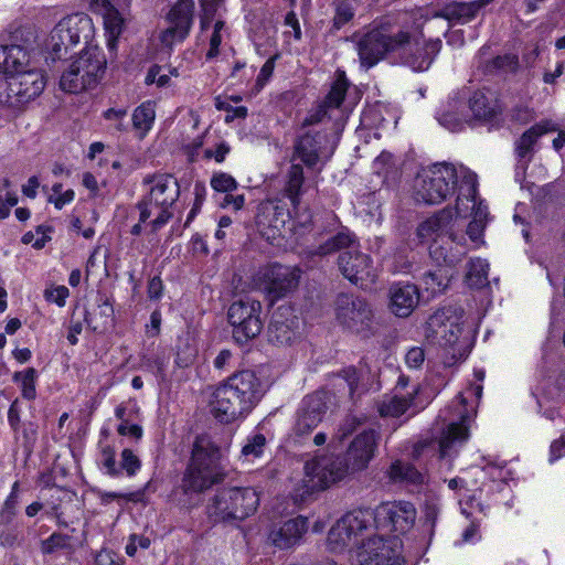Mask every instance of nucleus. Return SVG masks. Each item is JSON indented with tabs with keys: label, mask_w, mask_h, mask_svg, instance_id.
I'll use <instances>...</instances> for the list:
<instances>
[{
	"label": "nucleus",
	"mask_w": 565,
	"mask_h": 565,
	"mask_svg": "<svg viewBox=\"0 0 565 565\" xmlns=\"http://www.w3.org/2000/svg\"><path fill=\"white\" fill-rule=\"evenodd\" d=\"M215 107L227 113L225 116L226 122H231L235 118L244 119L247 115V109L244 106L231 104L228 98H222V96L215 98Z\"/></svg>",
	"instance_id": "603ef678"
},
{
	"label": "nucleus",
	"mask_w": 565,
	"mask_h": 565,
	"mask_svg": "<svg viewBox=\"0 0 565 565\" xmlns=\"http://www.w3.org/2000/svg\"><path fill=\"white\" fill-rule=\"evenodd\" d=\"M275 56L269 57L265 64L262 66L260 72L256 78L255 88L256 92H259L271 77L274 68H275Z\"/></svg>",
	"instance_id": "052dcab7"
},
{
	"label": "nucleus",
	"mask_w": 565,
	"mask_h": 565,
	"mask_svg": "<svg viewBox=\"0 0 565 565\" xmlns=\"http://www.w3.org/2000/svg\"><path fill=\"white\" fill-rule=\"evenodd\" d=\"M43 74L38 70H22L8 77L7 96L11 104H24L38 97L44 89Z\"/></svg>",
	"instance_id": "f3484780"
},
{
	"label": "nucleus",
	"mask_w": 565,
	"mask_h": 565,
	"mask_svg": "<svg viewBox=\"0 0 565 565\" xmlns=\"http://www.w3.org/2000/svg\"><path fill=\"white\" fill-rule=\"evenodd\" d=\"M417 388L406 394L395 393L392 396H384L377 404V411L382 417H399L405 414L413 403Z\"/></svg>",
	"instance_id": "72a5a7b5"
},
{
	"label": "nucleus",
	"mask_w": 565,
	"mask_h": 565,
	"mask_svg": "<svg viewBox=\"0 0 565 565\" xmlns=\"http://www.w3.org/2000/svg\"><path fill=\"white\" fill-rule=\"evenodd\" d=\"M120 466L131 477L140 469L141 462L131 449L126 448L121 451Z\"/></svg>",
	"instance_id": "4d7b16f0"
},
{
	"label": "nucleus",
	"mask_w": 565,
	"mask_h": 565,
	"mask_svg": "<svg viewBox=\"0 0 565 565\" xmlns=\"http://www.w3.org/2000/svg\"><path fill=\"white\" fill-rule=\"evenodd\" d=\"M492 1L493 0H473L470 2H451L441 9L440 17L451 23L465 24L473 20L479 11Z\"/></svg>",
	"instance_id": "bb28decb"
},
{
	"label": "nucleus",
	"mask_w": 565,
	"mask_h": 565,
	"mask_svg": "<svg viewBox=\"0 0 565 565\" xmlns=\"http://www.w3.org/2000/svg\"><path fill=\"white\" fill-rule=\"evenodd\" d=\"M423 282L427 291L433 295L439 294L444 291L449 284V273L447 269L439 267L424 274Z\"/></svg>",
	"instance_id": "79ce46f5"
},
{
	"label": "nucleus",
	"mask_w": 565,
	"mask_h": 565,
	"mask_svg": "<svg viewBox=\"0 0 565 565\" xmlns=\"http://www.w3.org/2000/svg\"><path fill=\"white\" fill-rule=\"evenodd\" d=\"M461 173V184L454 211L459 228L462 227L461 221L469 215H472V220L487 223L488 206L477 200V174L467 168H462Z\"/></svg>",
	"instance_id": "4468645a"
},
{
	"label": "nucleus",
	"mask_w": 565,
	"mask_h": 565,
	"mask_svg": "<svg viewBox=\"0 0 565 565\" xmlns=\"http://www.w3.org/2000/svg\"><path fill=\"white\" fill-rule=\"evenodd\" d=\"M228 395H234V393L231 390H221L217 387L214 393V399L211 403V412L221 423H228L233 420L237 415H242L247 408L246 404H234L233 401L228 399Z\"/></svg>",
	"instance_id": "c85d7f7f"
},
{
	"label": "nucleus",
	"mask_w": 565,
	"mask_h": 565,
	"mask_svg": "<svg viewBox=\"0 0 565 565\" xmlns=\"http://www.w3.org/2000/svg\"><path fill=\"white\" fill-rule=\"evenodd\" d=\"M318 148L319 141L317 140V137L307 134L299 138L296 146V152L305 164L312 167L319 159Z\"/></svg>",
	"instance_id": "4c0bfd02"
},
{
	"label": "nucleus",
	"mask_w": 565,
	"mask_h": 565,
	"mask_svg": "<svg viewBox=\"0 0 565 565\" xmlns=\"http://www.w3.org/2000/svg\"><path fill=\"white\" fill-rule=\"evenodd\" d=\"M440 49L441 40L439 39L420 41L405 32V38L396 52L405 65L415 72H424L430 67Z\"/></svg>",
	"instance_id": "dca6fc26"
},
{
	"label": "nucleus",
	"mask_w": 565,
	"mask_h": 565,
	"mask_svg": "<svg viewBox=\"0 0 565 565\" xmlns=\"http://www.w3.org/2000/svg\"><path fill=\"white\" fill-rule=\"evenodd\" d=\"M303 183V171L301 166L292 164L288 173L287 194L294 207L299 204V196Z\"/></svg>",
	"instance_id": "a18cd8bd"
},
{
	"label": "nucleus",
	"mask_w": 565,
	"mask_h": 565,
	"mask_svg": "<svg viewBox=\"0 0 565 565\" xmlns=\"http://www.w3.org/2000/svg\"><path fill=\"white\" fill-rule=\"evenodd\" d=\"M18 488H19V483L14 482L12 486L11 493L6 499V501L1 508L0 524H3V525L10 524L17 514Z\"/></svg>",
	"instance_id": "8fccbe9b"
},
{
	"label": "nucleus",
	"mask_w": 565,
	"mask_h": 565,
	"mask_svg": "<svg viewBox=\"0 0 565 565\" xmlns=\"http://www.w3.org/2000/svg\"><path fill=\"white\" fill-rule=\"evenodd\" d=\"M361 425L360 419L356 416H348L339 426L334 434V438L342 443L351 434H353Z\"/></svg>",
	"instance_id": "6e6d98bb"
},
{
	"label": "nucleus",
	"mask_w": 565,
	"mask_h": 565,
	"mask_svg": "<svg viewBox=\"0 0 565 565\" xmlns=\"http://www.w3.org/2000/svg\"><path fill=\"white\" fill-rule=\"evenodd\" d=\"M388 477L393 481H406L411 483H422L424 481V476L415 467L401 460H396L391 465Z\"/></svg>",
	"instance_id": "58836bf2"
},
{
	"label": "nucleus",
	"mask_w": 565,
	"mask_h": 565,
	"mask_svg": "<svg viewBox=\"0 0 565 565\" xmlns=\"http://www.w3.org/2000/svg\"><path fill=\"white\" fill-rule=\"evenodd\" d=\"M70 536L61 533H53L41 543V551L43 554H52L56 550L67 548L70 546Z\"/></svg>",
	"instance_id": "864d4df0"
},
{
	"label": "nucleus",
	"mask_w": 565,
	"mask_h": 565,
	"mask_svg": "<svg viewBox=\"0 0 565 565\" xmlns=\"http://www.w3.org/2000/svg\"><path fill=\"white\" fill-rule=\"evenodd\" d=\"M419 302L418 288L413 284H394L390 289V309L397 317H408Z\"/></svg>",
	"instance_id": "a878e982"
},
{
	"label": "nucleus",
	"mask_w": 565,
	"mask_h": 565,
	"mask_svg": "<svg viewBox=\"0 0 565 565\" xmlns=\"http://www.w3.org/2000/svg\"><path fill=\"white\" fill-rule=\"evenodd\" d=\"M556 125L551 121L546 120L540 124H536L532 126L530 129H527L518 140L515 152L518 156V159H531L530 154L532 152V148L537 141V139L543 136L544 134H547L550 131H555Z\"/></svg>",
	"instance_id": "473e14b6"
},
{
	"label": "nucleus",
	"mask_w": 565,
	"mask_h": 565,
	"mask_svg": "<svg viewBox=\"0 0 565 565\" xmlns=\"http://www.w3.org/2000/svg\"><path fill=\"white\" fill-rule=\"evenodd\" d=\"M126 115H127L126 108H120V109L109 108L104 113V118L106 120L115 121V129L117 131L121 132V131L127 130V126L122 121L124 118L126 117Z\"/></svg>",
	"instance_id": "e2e57ef3"
},
{
	"label": "nucleus",
	"mask_w": 565,
	"mask_h": 565,
	"mask_svg": "<svg viewBox=\"0 0 565 565\" xmlns=\"http://www.w3.org/2000/svg\"><path fill=\"white\" fill-rule=\"evenodd\" d=\"M291 223L289 211L276 202L260 203L255 216L258 232L268 241L285 235L286 225Z\"/></svg>",
	"instance_id": "6ab92c4d"
},
{
	"label": "nucleus",
	"mask_w": 565,
	"mask_h": 565,
	"mask_svg": "<svg viewBox=\"0 0 565 565\" xmlns=\"http://www.w3.org/2000/svg\"><path fill=\"white\" fill-rule=\"evenodd\" d=\"M446 162L423 169L416 181V198L426 204H439L461 184V169Z\"/></svg>",
	"instance_id": "39448f33"
},
{
	"label": "nucleus",
	"mask_w": 565,
	"mask_h": 565,
	"mask_svg": "<svg viewBox=\"0 0 565 565\" xmlns=\"http://www.w3.org/2000/svg\"><path fill=\"white\" fill-rule=\"evenodd\" d=\"M337 321L345 329L360 334H367L374 323L371 305L353 295H339L335 301Z\"/></svg>",
	"instance_id": "9b49d317"
},
{
	"label": "nucleus",
	"mask_w": 565,
	"mask_h": 565,
	"mask_svg": "<svg viewBox=\"0 0 565 565\" xmlns=\"http://www.w3.org/2000/svg\"><path fill=\"white\" fill-rule=\"evenodd\" d=\"M372 526L384 534H404L416 520V509L407 501L383 502L371 510Z\"/></svg>",
	"instance_id": "9d476101"
},
{
	"label": "nucleus",
	"mask_w": 565,
	"mask_h": 565,
	"mask_svg": "<svg viewBox=\"0 0 565 565\" xmlns=\"http://www.w3.org/2000/svg\"><path fill=\"white\" fill-rule=\"evenodd\" d=\"M489 264L486 259L473 258L467 265L465 281L470 288H482L488 285Z\"/></svg>",
	"instance_id": "c9c22d12"
},
{
	"label": "nucleus",
	"mask_w": 565,
	"mask_h": 565,
	"mask_svg": "<svg viewBox=\"0 0 565 565\" xmlns=\"http://www.w3.org/2000/svg\"><path fill=\"white\" fill-rule=\"evenodd\" d=\"M203 17L201 18L202 28H206L207 23L213 19L217 10L224 4V0H200Z\"/></svg>",
	"instance_id": "13d9d810"
},
{
	"label": "nucleus",
	"mask_w": 565,
	"mask_h": 565,
	"mask_svg": "<svg viewBox=\"0 0 565 565\" xmlns=\"http://www.w3.org/2000/svg\"><path fill=\"white\" fill-rule=\"evenodd\" d=\"M198 349L193 345L189 338L179 339L177 345L175 364L179 367H188L192 365L196 359Z\"/></svg>",
	"instance_id": "de8ad7c7"
},
{
	"label": "nucleus",
	"mask_w": 565,
	"mask_h": 565,
	"mask_svg": "<svg viewBox=\"0 0 565 565\" xmlns=\"http://www.w3.org/2000/svg\"><path fill=\"white\" fill-rule=\"evenodd\" d=\"M38 377L36 370L29 367L24 372H15L13 374V381H21L22 396L29 401H32L36 396L35 380Z\"/></svg>",
	"instance_id": "09e8293b"
},
{
	"label": "nucleus",
	"mask_w": 565,
	"mask_h": 565,
	"mask_svg": "<svg viewBox=\"0 0 565 565\" xmlns=\"http://www.w3.org/2000/svg\"><path fill=\"white\" fill-rule=\"evenodd\" d=\"M28 63L29 54L22 46H0V74L7 75V78L24 70Z\"/></svg>",
	"instance_id": "c756f323"
},
{
	"label": "nucleus",
	"mask_w": 565,
	"mask_h": 565,
	"mask_svg": "<svg viewBox=\"0 0 565 565\" xmlns=\"http://www.w3.org/2000/svg\"><path fill=\"white\" fill-rule=\"evenodd\" d=\"M95 565H122V561L118 554L104 550L96 555Z\"/></svg>",
	"instance_id": "774afa93"
},
{
	"label": "nucleus",
	"mask_w": 565,
	"mask_h": 565,
	"mask_svg": "<svg viewBox=\"0 0 565 565\" xmlns=\"http://www.w3.org/2000/svg\"><path fill=\"white\" fill-rule=\"evenodd\" d=\"M356 562L358 565H402L399 542L384 534L371 536L359 548Z\"/></svg>",
	"instance_id": "ddd939ff"
},
{
	"label": "nucleus",
	"mask_w": 565,
	"mask_h": 565,
	"mask_svg": "<svg viewBox=\"0 0 565 565\" xmlns=\"http://www.w3.org/2000/svg\"><path fill=\"white\" fill-rule=\"evenodd\" d=\"M326 413V405L319 395L307 396L302 401V405L298 411L296 424L294 426V435L301 441L322 420Z\"/></svg>",
	"instance_id": "393cba45"
},
{
	"label": "nucleus",
	"mask_w": 565,
	"mask_h": 565,
	"mask_svg": "<svg viewBox=\"0 0 565 565\" xmlns=\"http://www.w3.org/2000/svg\"><path fill=\"white\" fill-rule=\"evenodd\" d=\"M143 184L150 185L149 192L136 206L140 211V222H147L152 215V207L159 210L157 217L150 222L152 232H157L172 217L170 209L179 199V182L173 175L162 173L146 175Z\"/></svg>",
	"instance_id": "20e7f679"
},
{
	"label": "nucleus",
	"mask_w": 565,
	"mask_h": 565,
	"mask_svg": "<svg viewBox=\"0 0 565 565\" xmlns=\"http://www.w3.org/2000/svg\"><path fill=\"white\" fill-rule=\"evenodd\" d=\"M519 68V57L515 54L508 53L504 55H499L492 58L486 65V72L489 74L494 73H514Z\"/></svg>",
	"instance_id": "c03bdc74"
},
{
	"label": "nucleus",
	"mask_w": 565,
	"mask_h": 565,
	"mask_svg": "<svg viewBox=\"0 0 565 565\" xmlns=\"http://www.w3.org/2000/svg\"><path fill=\"white\" fill-rule=\"evenodd\" d=\"M224 22L216 21L214 24V31L210 39V50L206 53V60H212L218 54V46L222 42L221 30L223 29Z\"/></svg>",
	"instance_id": "680f3d73"
},
{
	"label": "nucleus",
	"mask_w": 565,
	"mask_h": 565,
	"mask_svg": "<svg viewBox=\"0 0 565 565\" xmlns=\"http://www.w3.org/2000/svg\"><path fill=\"white\" fill-rule=\"evenodd\" d=\"M349 83L343 72H339L335 81L333 82L324 103L328 107L338 108L342 104L345 93L348 90Z\"/></svg>",
	"instance_id": "49530a36"
},
{
	"label": "nucleus",
	"mask_w": 565,
	"mask_h": 565,
	"mask_svg": "<svg viewBox=\"0 0 565 565\" xmlns=\"http://www.w3.org/2000/svg\"><path fill=\"white\" fill-rule=\"evenodd\" d=\"M260 309L259 301L249 302V338H253L260 333L263 329V322L259 316H254L253 313Z\"/></svg>",
	"instance_id": "0e129e2a"
},
{
	"label": "nucleus",
	"mask_w": 565,
	"mask_h": 565,
	"mask_svg": "<svg viewBox=\"0 0 565 565\" xmlns=\"http://www.w3.org/2000/svg\"><path fill=\"white\" fill-rule=\"evenodd\" d=\"M351 471L348 461L341 457L323 456L305 465V493L323 490L345 478Z\"/></svg>",
	"instance_id": "1a4fd4ad"
},
{
	"label": "nucleus",
	"mask_w": 565,
	"mask_h": 565,
	"mask_svg": "<svg viewBox=\"0 0 565 565\" xmlns=\"http://www.w3.org/2000/svg\"><path fill=\"white\" fill-rule=\"evenodd\" d=\"M93 32L92 19L85 13H75L63 18L50 34L46 44L49 50L46 62L63 61L81 40L87 44L93 38Z\"/></svg>",
	"instance_id": "423d86ee"
},
{
	"label": "nucleus",
	"mask_w": 565,
	"mask_h": 565,
	"mask_svg": "<svg viewBox=\"0 0 565 565\" xmlns=\"http://www.w3.org/2000/svg\"><path fill=\"white\" fill-rule=\"evenodd\" d=\"M97 3H100L104 25L108 34L107 45L110 50H115L117 40L124 30L125 20L109 0H97Z\"/></svg>",
	"instance_id": "7c9ffc66"
},
{
	"label": "nucleus",
	"mask_w": 565,
	"mask_h": 565,
	"mask_svg": "<svg viewBox=\"0 0 565 565\" xmlns=\"http://www.w3.org/2000/svg\"><path fill=\"white\" fill-rule=\"evenodd\" d=\"M427 328L429 335L439 344L452 347L459 342L462 334V317L451 308H444L430 316Z\"/></svg>",
	"instance_id": "aec40b11"
},
{
	"label": "nucleus",
	"mask_w": 565,
	"mask_h": 565,
	"mask_svg": "<svg viewBox=\"0 0 565 565\" xmlns=\"http://www.w3.org/2000/svg\"><path fill=\"white\" fill-rule=\"evenodd\" d=\"M228 395H234V393L231 390H221L217 387L214 393V399L211 403V412L221 423H228L233 420L237 415H242L247 408L246 404H234L233 401L228 399Z\"/></svg>",
	"instance_id": "cd10ccee"
},
{
	"label": "nucleus",
	"mask_w": 565,
	"mask_h": 565,
	"mask_svg": "<svg viewBox=\"0 0 565 565\" xmlns=\"http://www.w3.org/2000/svg\"><path fill=\"white\" fill-rule=\"evenodd\" d=\"M156 111L152 102L148 100L138 106L132 114V125L138 130L148 131L154 120Z\"/></svg>",
	"instance_id": "37998d69"
},
{
	"label": "nucleus",
	"mask_w": 565,
	"mask_h": 565,
	"mask_svg": "<svg viewBox=\"0 0 565 565\" xmlns=\"http://www.w3.org/2000/svg\"><path fill=\"white\" fill-rule=\"evenodd\" d=\"M339 268L347 279L361 288H367L376 278L372 259L369 255L361 253L358 247L354 250L341 252Z\"/></svg>",
	"instance_id": "a211bd4d"
},
{
	"label": "nucleus",
	"mask_w": 565,
	"mask_h": 565,
	"mask_svg": "<svg viewBox=\"0 0 565 565\" xmlns=\"http://www.w3.org/2000/svg\"><path fill=\"white\" fill-rule=\"evenodd\" d=\"M459 230L454 211L446 207L423 221L416 233L422 243H433L429 246L433 258L437 262L443 258L446 264L454 266L466 253L463 247L466 239L463 235L457 234Z\"/></svg>",
	"instance_id": "f03ea898"
},
{
	"label": "nucleus",
	"mask_w": 565,
	"mask_h": 565,
	"mask_svg": "<svg viewBox=\"0 0 565 565\" xmlns=\"http://www.w3.org/2000/svg\"><path fill=\"white\" fill-rule=\"evenodd\" d=\"M424 361L425 352L420 347H413L405 354V363L409 369H419Z\"/></svg>",
	"instance_id": "69168bd1"
},
{
	"label": "nucleus",
	"mask_w": 565,
	"mask_h": 565,
	"mask_svg": "<svg viewBox=\"0 0 565 565\" xmlns=\"http://www.w3.org/2000/svg\"><path fill=\"white\" fill-rule=\"evenodd\" d=\"M220 448L207 435L198 436L192 450L191 461L183 475L181 484L172 491V499L181 507L193 504V497L210 489L223 480L220 468Z\"/></svg>",
	"instance_id": "f257e3e1"
},
{
	"label": "nucleus",
	"mask_w": 565,
	"mask_h": 565,
	"mask_svg": "<svg viewBox=\"0 0 565 565\" xmlns=\"http://www.w3.org/2000/svg\"><path fill=\"white\" fill-rule=\"evenodd\" d=\"M169 360L170 356L164 350H157L143 354L141 358V364L163 381L166 379V370L169 364Z\"/></svg>",
	"instance_id": "ea45409f"
},
{
	"label": "nucleus",
	"mask_w": 565,
	"mask_h": 565,
	"mask_svg": "<svg viewBox=\"0 0 565 565\" xmlns=\"http://www.w3.org/2000/svg\"><path fill=\"white\" fill-rule=\"evenodd\" d=\"M308 526V519L302 515L275 523L269 530L268 541L279 550L291 548L300 543Z\"/></svg>",
	"instance_id": "5701e85b"
},
{
	"label": "nucleus",
	"mask_w": 565,
	"mask_h": 565,
	"mask_svg": "<svg viewBox=\"0 0 565 565\" xmlns=\"http://www.w3.org/2000/svg\"><path fill=\"white\" fill-rule=\"evenodd\" d=\"M439 416L444 420H451L439 440L440 454L445 457L452 446L465 443L468 439V424L471 416L466 409V398L463 395L459 394L452 404L444 409Z\"/></svg>",
	"instance_id": "f8f14e48"
},
{
	"label": "nucleus",
	"mask_w": 565,
	"mask_h": 565,
	"mask_svg": "<svg viewBox=\"0 0 565 565\" xmlns=\"http://www.w3.org/2000/svg\"><path fill=\"white\" fill-rule=\"evenodd\" d=\"M377 434L374 429H366L358 434L351 441L345 460L352 472L364 470L375 455Z\"/></svg>",
	"instance_id": "b1692460"
},
{
	"label": "nucleus",
	"mask_w": 565,
	"mask_h": 565,
	"mask_svg": "<svg viewBox=\"0 0 565 565\" xmlns=\"http://www.w3.org/2000/svg\"><path fill=\"white\" fill-rule=\"evenodd\" d=\"M469 107L473 116L482 120H491L501 111L497 97L489 90L473 93L469 99Z\"/></svg>",
	"instance_id": "2f4dec72"
},
{
	"label": "nucleus",
	"mask_w": 565,
	"mask_h": 565,
	"mask_svg": "<svg viewBox=\"0 0 565 565\" xmlns=\"http://www.w3.org/2000/svg\"><path fill=\"white\" fill-rule=\"evenodd\" d=\"M61 62L63 72L60 78V87L71 94L95 87L106 68L105 55L96 45L86 46L71 62H67L66 57Z\"/></svg>",
	"instance_id": "7ed1b4c3"
},
{
	"label": "nucleus",
	"mask_w": 565,
	"mask_h": 565,
	"mask_svg": "<svg viewBox=\"0 0 565 565\" xmlns=\"http://www.w3.org/2000/svg\"><path fill=\"white\" fill-rule=\"evenodd\" d=\"M300 278L301 270L297 266L271 264L258 270L254 284L274 303L291 295L298 288Z\"/></svg>",
	"instance_id": "0eeeda50"
},
{
	"label": "nucleus",
	"mask_w": 565,
	"mask_h": 565,
	"mask_svg": "<svg viewBox=\"0 0 565 565\" xmlns=\"http://www.w3.org/2000/svg\"><path fill=\"white\" fill-rule=\"evenodd\" d=\"M404 38V31L395 35H387L377 29L367 32L358 42L361 64L367 68L374 66L386 53L396 52Z\"/></svg>",
	"instance_id": "2eb2a0df"
},
{
	"label": "nucleus",
	"mask_w": 565,
	"mask_h": 565,
	"mask_svg": "<svg viewBox=\"0 0 565 565\" xmlns=\"http://www.w3.org/2000/svg\"><path fill=\"white\" fill-rule=\"evenodd\" d=\"M372 527L371 509H355L342 515L329 530L328 546L342 552L358 545L361 537Z\"/></svg>",
	"instance_id": "6e6552de"
},
{
	"label": "nucleus",
	"mask_w": 565,
	"mask_h": 565,
	"mask_svg": "<svg viewBox=\"0 0 565 565\" xmlns=\"http://www.w3.org/2000/svg\"><path fill=\"white\" fill-rule=\"evenodd\" d=\"M227 319L233 327V339L235 342L238 344L247 342V313L243 299L231 305L227 311Z\"/></svg>",
	"instance_id": "f704fd0d"
},
{
	"label": "nucleus",
	"mask_w": 565,
	"mask_h": 565,
	"mask_svg": "<svg viewBox=\"0 0 565 565\" xmlns=\"http://www.w3.org/2000/svg\"><path fill=\"white\" fill-rule=\"evenodd\" d=\"M193 0H179L172 7L168 14L170 25L160 36L164 46L172 47L175 42H181L188 36L193 22Z\"/></svg>",
	"instance_id": "4be33fe9"
},
{
	"label": "nucleus",
	"mask_w": 565,
	"mask_h": 565,
	"mask_svg": "<svg viewBox=\"0 0 565 565\" xmlns=\"http://www.w3.org/2000/svg\"><path fill=\"white\" fill-rule=\"evenodd\" d=\"M253 381L249 379V391L253 393V397L257 399L268 390L270 386V377L268 367H262L258 371V376L254 372L252 374Z\"/></svg>",
	"instance_id": "3c124183"
},
{
	"label": "nucleus",
	"mask_w": 565,
	"mask_h": 565,
	"mask_svg": "<svg viewBox=\"0 0 565 565\" xmlns=\"http://www.w3.org/2000/svg\"><path fill=\"white\" fill-rule=\"evenodd\" d=\"M245 489L230 488L218 491L207 505L210 516H214L215 521L236 519L244 520L247 516V508L245 507Z\"/></svg>",
	"instance_id": "412c9836"
},
{
	"label": "nucleus",
	"mask_w": 565,
	"mask_h": 565,
	"mask_svg": "<svg viewBox=\"0 0 565 565\" xmlns=\"http://www.w3.org/2000/svg\"><path fill=\"white\" fill-rule=\"evenodd\" d=\"M218 387L221 390H231L234 393V395L227 396L234 404H246L245 394L247 393V383L244 379V371L234 373Z\"/></svg>",
	"instance_id": "a19ab883"
},
{
	"label": "nucleus",
	"mask_w": 565,
	"mask_h": 565,
	"mask_svg": "<svg viewBox=\"0 0 565 565\" xmlns=\"http://www.w3.org/2000/svg\"><path fill=\"white\" fill-rule=\"evenodd\" d=\"M358 244L349 231H341L319 246V255H328L338 250H354Z\"/></svg>",
	"instance_id": "e433bc0d"
},
{
	"label": "nucleus",
	"mask_w": 565,
	"mask_h": 565,
	"mask_svg": "<svg viewBox=\"0 0 565 565\" xmlns=\"http://www.w3.org/2000/svg\"><path fill=\"white\" fill-rule=\"evenodd\" d=\"M211 186L217 192H230L236 189L237 183L232 175L221 172L212 177Z\"/></svg>",
	"instance_id": "5fc2aeb1"
},
{
	"label": "nucleus",
	"mask_w": 565,
	"mask_h": 565,
	"mask_svg": "<svg viewBox=\"0 0 565 565\" xmlns=\"http://www.w3.org/2000/svg\"><path fill=\"white\" fill-rule=\"evenodd\" d=\"M70 296V290L65 286H56L44 291L45 300L56 303L58 307H64L66 298Z\"/></svg>",
	"instance_id": "bf43d9fd"
},
{
	"label": "nucleus",
	"mask_w": 565,
	"mask_h": 565,
	"mask_svg": "<svg viewBox=\"0 0 565 565\" xmlns=\"http://www.w3.org/2000/svg\"><path fill=\"white\" fill-rule=\"evenodd\" d=\"M103 457V466L106 469L107 473L116 477L119 476L120 470L116 468V459L115 451L110 447H105L102 451Z\"/></svg>",
	"instance_id": "338daca9"
}]
</instances>
